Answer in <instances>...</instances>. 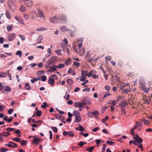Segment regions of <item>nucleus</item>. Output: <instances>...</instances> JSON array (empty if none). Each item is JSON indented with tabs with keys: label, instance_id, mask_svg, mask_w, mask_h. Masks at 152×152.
<instances>
[{
	"label": "nucleus",
	"instance_id": "obj_1",
	"mask_svg": "<svg viewBox=\"0 0 152 152\" xmlns=\"http://www.w3.org/2000/svg\"><path fill=\"white\" fill-rule=\"evenodd\" d=\"M133 139L134 140V145H138L142 142V139L137 134L134 137Z\"/></svg>",
	"mask_w": 152,
	"mask_h": 152
},
{
	"label": "nucleus",
	"instance_id": "obj_2",
	"mask_svg": "<svg viewBox=\"0 0 152 152\" xmlns=\"http://www.w3.org/2000/svg\"><path fill=\"white\" fill-rule=\"evenodd\" d=\"M59 19L60 17L59 16H54L49 18L50 21L53 23H57L58 22V20Z\"/></svg>",
	"mask_w": 152,
	"mask_h": 152
},
{
	"label": "nucleus",
	"instance_id": "obj_3",
	"mask_svg": "<svg viewBox=\"0 0 152 152\" xmlns=\"http://www.w3.org/2000/svg\"><path fill=\"white\" fill-rule=\"evenodd\" d=\"M152 82L149 81L148 82V85H149V87L147 88L145 87L142 90H143L145 93H148V91L150 90V88H152V86H151Z\"/></svg>",
	"mask_w": 152,
	"mask_h": 152
},
{
	"label": "nucleus",
	"instance_id": "obj_4",
	"mask_svg": "<svg viewBox=\"0 0 152 152\" xmlns=\"http://www.w3.org/2000/svg\"><path fill=\"white\" fill-rule=\"evenodd\" d=\"M15 34L14 33L10 34L8 35L7 39L10 41L13 40L15 38Z\"/></svg>",
	"mask_w": 152,
	"mask_h": 152
},
{
	"label": "nucleus",
	"instance_id": "obj_5",
	"mask_svg": "<svg viewBox=\"0 0 152 152\" xmlns=\"http://www.w3.org/2000/svg\"><path fill=\"white\" fill-rule=\"evenodd\" d=\"M91 100L89 98H85L82 100V103L83 105L89 104L91 103Z\"/></svg>",
	"mask_w": 152,
	"mask_h": 152
},
{
	"label": "nucleus",
	"instance_id": "obj_6",
	"mask_svg": "<svg viewBox=\"0 0 152 152\" xmlns=\"http://www.w3.org/2000/svg\"><path fill=\"white\" fill-rule=\"evenodd\" d=\"M5 145L11 148H16L17 147V144L12 142H10Z\"/></svg>",
	"mask_w": 152,
	"mask_h": 152
},
{
	"label": "nucleus",
	"instance_id": "obj_7",
	"mask_svg": "<svg viewBox=\"0 0 152 152\" xmlns=\"http://www.w3.org/2000/svg\"><path fill=\"white\" fill-rule=\"evenodd\" d=\"M40 140V138L34 136L33 137V143L34 144L38 145L39 143Z\"/></svg>",
	"mask_w": 152,
	"mask_h": 152
},
{
	"label": "nucleus",
	"instance_id": "obj_8",
	"mask_svg": "<svg viewBox=\"0 0 152 152\" xmlns=\"http://www.w3.org/2000/svg\"><path fill=\"white\" fill-rule=\"evenodd\" d=\"M24 3L25 5L30 8H31L32 7L33 2L31 1L29 2L28 1H25Z\"/></svg>",
	"mask_w": 152,
	"mask_h": 152
},
{
	"label": "nucleus",
	"instance_id": "obj_9",
	"mask_svg": "<svg viewBox=\"0 0 152 152\" xmlns=\"http://www.w3.org/2000/svg\"><path fill=\"white\" fill-rule=\"evenodd\" d=\"M30 14L31 16L30 18L31 19H35L37 17V13L34 11L31 12Z\"/></svg>",
	"mask_w": 152,
	"mask_h": 152
},
{
	"label": "nucleus",
	"instance_id": "obj_10",
	"mask_svg": "<svg viewBox=\"0 0 152 152\" xmlns=\"http://www.w3.org/2000/svg\"><path fill=\"white\" fill-rule=\"evenodd\" d=\"M74 105L75 107H82L83 106V103L79 102H75L74 103Z\"/></svg>",
	"mask_w": 152,
	"mask_h": 152
},
{
	"label": "nucleus",
	"instance_id": "obj_11",
	"mask_svg": "<svg viewBox=\"0 0 152 152\" xmlns=\"http://www.w3.org/2000/svg\"><path fill=\"white\" fill-rule=\"evenodd\" d=\"M5 14L7 18L9 20L12 17L10 12L8 10L5 11Z\"/></svg>",
	"mask_w": 152,
	"mask_h": 152
},
{
	"label": "nucleus",
	"instance_id": "obj_12",
	"mask_svg": "<svg viewBox=\"0 0 152 152\" xmlns=\"http://www.w3.org/2000/svg\"><path fill=\"white\" fill-rule=\"evenodd\" d=\"M57 68L56 66L55 65H53L50 67L48 70L49 72H53L56 71Z\"/></svg>",
	"mask_w": 152,
	"mask_h": 152
},
{
	"label": "nucleus",
	"instance_id": "obj_13",
	"mask_svg": "<svg viewBox=\"0 0 152 152\" xmlns=\"http://www.w3.org/2000/svg\"><path fill=\"white\" fill-rule=\"evenodd\" d=\"M56 61V58L54 56H52L51 57V58L49 59L48 61L49 64L50 65L53 63L55 62Z\"/></svg>",
	"mask_w": 152,
	"mask_h": 152
},
{
	"label": "nucleus",
	"instance_id": "obj_14",
	"mask_svg": "<svg viewBox=\"0 0 152 152\" xmlns=\"http://www.w3.org/2000/svg\"><path fill=\"white\" fill-rule=\"evenodd\" d=\"M75 117V122H78L80 121L81 120V117L78 115H73Z\"/></svg>",
	"mask_w": 152,
	"mask_h": 152
},
{
	"label": "nucleus",
	"instance_id": "obj_15",
	"mask_svg": "<svg viewBox=\"0 0 152 152\" xmlns=\"http://www.w3.org/2000/svg\"><path fill=\"white\" fill-rule=\"evenodd\" d=\"M38 12L39 14V15L40 18L42 19L44 18L45 16L42 11L38 9Z\"/></svg>",
	"mask_w": 152,
	"mask_h": 152
},
{
	"label": "nucleus",
	"instance_id": "obj_16",
	"mask_svg": "<svg viewBox=\"0 0 152 152\" xmlns=\"http://www.w3.org/2000/svg\"><path fill=\"white\" fill-rule=\"evenodd\" d=\"M7 116H6L3 118V119L7 122H11L12 121L13 118L11 117L9 118H7Z\"/></svg>",
	"mask_w": 152,
	"mask_h": 152
},
{
	"label": "nucleus",
	"instance_id": "obj_17",
	"mask_svg": "<svg viewBox=\"0 0 152 152\" xmlns=\"http://www.w3.org/2000/svg\"><path fill=\"white\" fill-rule=\"evenodd\" d=\"M60 29L63 32L68 31L69 30L65 26H63L60 27Z\"/></svg>",
	"mask_w": 152,
	"mask_h": 152
},
{
	"label": "nucleus",
	"instance_id": "obj_18",
	"mask_svg": "<svg viewBox=\"0 0 152 152\" xmlns=\"http://www.w3.org/2000/svg\"><path fill=\"white\" fill-rule=\"evenodd\" d=\"M55 117L56 118L58 119L61 120L64 119V116L61 115H55Z\"/></svg>",
	"mask_w": 152,
	"mask_h": 152
},
{
	"label": "nucleus",
	"instance_id": "obj_19",
	"mask_svg": "<svg viewBox=\"0 0 152 152\" xmlns=\"http://www.w3.org/2000/svg\"><path fill=\"white\" fill-rule=\"evenodd\" d=\"M10 134V133L9 132H4L1 133L0 135L3 137H7Z\"/></svg>",
	"mask_w": 152,
	"mask_h": 152
},
{
	"label": "nucleus",
	"instance_id": "obj_20",
	"mask_svg": "<svg viewBox=\"0 0 152 152\" xmlns=\"http://www.w3.org/2000/svg\"><path fill=\"white\" fill-rule=\"evenodd\" d=\"M127 105H128V104H127V103L126 101H124L121 102L120 103V105L122 107H125Z\"/></svg>",
	"mask_w": 152,
	"mask_h": 152
},
{
	"label": "nucleus",
	"instance_id": "obj_21",
	"mask_svg": "<svg viewBox=\"0 0 152 152\" xmlns=\"http://www.w3.org/2000/svg\"><path fill=\"white\" fill-rule=\"evenodd\" d=\"M79 54L81 55H82L85 53V50L83 48H81L79 49Z\"/></svg>",
	"mask_w": 152,
	"mask_h": 152
},
{
	"label": "nucleus",
	"instance_id": "obj_22",
	"mask_svg": "<svg viewBox=\"0 0 152 152\" xmlns=\"http://www.w3.org/2000/svg\"><path fill=\"white\" fill-rule=\"evenodd\" d=\"M59 20H62L64 22H65L66 23L67 22V19L66 17L63 14L62 15L61 18H60V19Z\"/></svg>",
	"mask_w": 152,
	"mask_h": 152
},
{
	"label": "nucleus",
	"instance_id": "obj_23",
	"mask_svg": "<svg viewBox=\"0 0 152 152\" xmlns=\"http://www.w3.org/2000/svg\"><path fill=\"white\" fill-rule=\"evenodd\" d=\"M141 121L144 122V124L145 125H149L150 124V122L146 119H142Z\"/></svg>",
	"mask_w": 152,
	"mask_h": 152
},
{
	"label": "nucleus",
	"instance_id": "obj_24",
	"mask_svg": "<svg viewBox=\"0 0 152 152\" xmlns=\"http://www.w3.org/2000/svg\"><path fill=\"white\" fill-rule=\"evenodd\" d=\"M43 37L41 35H39V36L37 39V44H39L42 42V40L43 39Z\"/></svg>",
	"mask_w": 152,
	"mask_h": 152
},
{
	"label": "nucleus",
	"instance_id": "obj_25",
	"mask_svg": "<svg viewBox=\"0 0 152 152\" xmlns=\"http://www.w3.org/2000/svg\"><path fill=\"white\" fill-rule=\"evenodd\" d=\"M24 87L25 89L28 90H30L31 89V86L29 85V84L28 83H26L25 84Z\"/></svg>",
	"mask_w": 152,
	"mask_h": 152
},
{
	"label": "nucleus",
	"instance_id": "obj_26",
	"mask_svg": "<svg viewBox=\"0 0 152 152\" xmlns=\"http://www.w3.org/2000/svg\"><path fill=\"white\" fill-rule=\"evenodd\" d=\"M54 83V80L53 78H49L48 80V83L51 85H53Z\"/></svg>",
	"mask_w": 152,
	"mask_h": 152
},
{
	"label": "nucleus",
	"instance_id": "obj_27",
	"mask_svg": "<svg viewBox=\"0 0 152 152\" xmlns=\"http://www.w3.org/2000/svg\"><path fill=\"white\" fill-rule=\"evenodd\" d=\"M94 148V146H91L90 148L87 147L86 148V150L89 152H91L93 151Z\"/></svg>",
	"mask_w": 152,
	"mask_h": 152
},
{
	"label": "nucleus",
	"instance_id": "obj_28",
	"mask_svg": "<svg viewBox=\"0 0 152 152\" xmlns=\"http://www.w3.org/2000/svg\"><path fill=\"white\" fill-rule=\"evenodd\" d=\"M47 29L44 27H40L39 28H37L36 29V30L37 31H45Z\"/></svg>",
	"mask_w": 152,
	"mask_h": 152
},
{
	"label": "nucleus",
	"instance_id": "obj_29",
	"mask_svg": "<svg viewBox=\"0 0 152 152\" xmlns=\"http://www.w3.org/2000/svg\"><path fill=\"white\" fill-rule=\"evenodd\" d=\"M39 78L34 77L31 80V81L32 83H34L36 81H37L39 80H40Z\"/></svg>",
	"mask_w": 152,
	"mask_h": 152
},
{
	"label": "nucleus",
	"instance_id": "obj_30",
	"mask_svg": "<svg viewBox=\"0 0 152 152\" xmlns=\"http://www.w3.org/2000/svg\"><path fill=\"white\" fill-rule=\"evenodd\" d=\"M65 65L64 64H60L58 66H56L57 68L61 69L64 67Z\"/></svg>",
	"mask_w": 152,
	"mask_h": 152
},
{
	"label": "nucleus",
	"instance_id": "obj_31",
	"mask_svg": "<svg viewBox=\"0 0 152 152\" xmlns=\"http://www.w3.org/2000/svg\"><path fill=\"white\" fill-rule=\"evenodd\" d=\"M87 71H83L82 70L81 71V75L82 76H84L86 77V76L87 75Z\"/></svg>",
	"mask_w": 152,
	"mask_h": 152
},
{
	"label": "nucleus",
	"instance_id": "obj_32",
	"mask_svg": "<svg viewBox=\"0 0 152 152\" xmlns=\"http://www.w3.org/2000/svg\"><path fill=\"white\" fill-rule=\"evenodd\" d=\"M8 5L10 7H11L14 4V0H8Z\"/></svg>",
	"mask_w": 152,
	"mask_h": 152
},
{
	"label": "nucleus",
	"instance_id": "obj_33",
	"mask_svg": "<svg viewBox=\"0 0 152 152\" xmlns=\"http://www.w3.org/2000/svg\"><path fill=\"white\" fill-rule=\"evenodd\" d=\"M12 25H8L7 26V29L8 31H10L12 29Z\"/></svg>",
	"mask_w": 152,
	"mask_h": 152
},
{
	"label": "nucleus",
	"instance_id": "obj_34",
	"mask_svg": "<svg viewBox=\"0 0 152 152\" xmlns=\"http://www.w3.org/2000/svg\"><path fill=\"white\" fill-rule=\"evenodd\" d=\"M5 92H10L11 91V88L8 86H6L5 88Z\"/></svg>",
	"mask_w": 152,
	"mask_h": 152
},
{
	"label": "nucleus",
	"instance_id": "obj_35",
	"mask_svg": "<svg viewBox=\"0 0 152 152\" xmlns=\"http://www.w3.org/2000/svg\"><path fill=\"white\" fill-rule=\"evenodd\" d=\"M41 80L43 82H44L46 80L47 77L45 75H43L41 76Z\"/></svg>",
	"mask_w": 152,
	"mask_h": 152
},
{
	"label": "nucleus",
	"instance_id": "obj_36",
	"mask_svg": "<svg viewBox=\"0 0 152 152\" xmlns=\"http://www.w3.org/2000/svg\"><path fill=\"white\" fill-rule=\"evenodd\" d=\"M66 82L69 85H71L73 83V81L71 79H68L66 80Z\"/></svg>",
	"mask_w": 152,
	"mask_h": 152
},
{
	"label": "nucleus",
	"instance_id": "obj_37",
	"mask_svg": "<svg viewBox=\"0 0 152 152\" xmlns=\"http://www.w3.org/2000/svg\"><path fill=\"white\" fill-rule=\"evenodd\" d=\"M23 17L26 20L30 18V16L29 15L26 14H24Z\"/></svg>",
	"mask_w": 152,
	"mask_h": 152
},
{
	"label": "nucleus",
	"instance_id": "obj_38",
	"mask_svg": "<svg viewBox=\"0 0 152 152\" xmlns=\"http://www.w3.org/2000/svg\"><path fill=\"white\" fill-rule=\"evenodd\" d=\"M18 21L19 23H20L21 24H22L23 25L24 24V21L23 19L21 17H20V19Z\"/></svg>",
	"mask_w": 152,
	"mask_h": 152
},
{
	"label": "nucleus",
	"instance_id": "obj_39",
	"mask_svg": "<svg viewBox=\"0 0 152 152\" xmlns=\"http://www.w3.org/2000/svg\"><path fill=\"white\" fill-rule=\"evenodd\" d=\"M18 21L19 23H20L21 24H22L23 25L24 24V21L23 19L21 17H20V19Z\"/></svg>",
	"mask_w": 152,
	"mask_h": 152
},
{
	"label": "nucleus",
	"instance_id": "obj_40",
	"mask_svg": "<svg viewBox=\"0 0 152 152\" xmlns=\"http://www.w3.org/2000/svg\"><path fill=\"white\" fill-rule=\"evenodd\" d=\"M79 130L80 131H83L85 130V129L83 126L81 125H80L79 126Z\"/></svg>",
	"mask_w": 152,
	"mask_h": 152
},
{
	"label": "nucleus",
	"instance_id": "obj_41",
	"mask_svg": "<svg viewBox=\"0 0 152 152\" xmlns=\"http://www.w3.org/2000/svg\"><path fill=\"white\" fill-rule=\"evenodd\" d=\"M47 50L48 53L47 54V56L48 57L50 56L52 54L51 52V50L50 48H49Z\"/></svg>",
	"mask_w": 152,
	"mask_h": 152
},
{
	"label": "nucleus",
	"instance_id": "obj_42",
	"mask_svg": "<svg viewBox=\"0 0 152 152\" xmlns=\"http://www.w3.org/2000/svg\"><path fill=\"white\" fill-rule=\"evenodd\" d=\"M140 87L142 90L145 87V83H141L140 85Z\"/></svg>",
	"mask_w": 152,
	"mask_h": 152
},
{
	"label": "nucleus",
	"instance_id": "obj_43",
	"mask_svg": "<svg viewBox=\"0 0 152 152\" xmlns=\"http://www.w3.org/2000/svg\"><path fill=\"white\" fill-rule=\"evenodd\" d=\"M12 140L14 141L18 142L20 141V139L18 137H15L12 139Z\"/></svg>",
	"mask_w": 152,
	"mask_h": 152
},
{
	"label": "nucleus",
	"instance_id": "obj_44",
	"mask_svg": "<svg viewBox=\"0 0 152 152\" xmlns=\"http://www.w3.org/2000/svg\"><path fill=\"white\" fill-rule=\"evenodd\" d=\"M20 10L22 12H24L26 9V8L23 5H21L20 8Z\"/></svg>",
	"mask_w": 152,
	"mask_h": 152
},
{
	"label": "nucleus",
	"instance_id": "obj_45",
	"mask_svg": "<svg viewBox=\"0 0 152 152\" xmlns=\"http://www.w3.org/2000/svg\"><path fill=\"white\" fill-rule=\"evenodd\" d=\"M0 90L3 93L5 92V88L4 86H2V85H1V86L0 87Z\"/></svg>",
	"mask_w": 152,
	"mask_h": 152
},
{
	"label": "nucleus",
	"instance_id": "obj_46",
	"mask_svg": "<svg viewBox=\"0 0 152 152\" xmlns=\"http://www.w3.org/2000/svg\"><path fill=\"white\" fill-rule=\"evenodd\" d=\"M15 54L16 55H19L20 57H21L22 56V52L21 51H18L16 52Z\"/></svg>",
	"mask_w": 152,
	"mask_h": 152
},
{
	"label": "nucleus",
	"instance_id": "obj_47",
	"mask_svg": "<svg viewBox=\"0 0 152 152\" xmlns=\"http://www.w3.org/2000/svg\"><path fill=\"white\" fill-rule=\"evenodd\" d=\"M51 129L53 130V131L56 133L58 132V129L57 128L55 127H51Z\"/></svg>",
	"mask_w": 152,
	"mask_h": 152
},
{
	"label": "nucleus",
	"instance_id": "obj_48",
	"mask_svg": "<svg viewBox=\"0 0 152 152\" xmlns=\"http://www.w3.org/2000/svg\"><path fill=\"white\" fill-rule=\"evenodd\" d=\"M67 135L71 137H72L74 136V134L71 131H68V134Z\"/></svg>",
	"mask_w": 152,
	"mask_h": 152
},
{
	"label": "nucleus",
	"instance_id": "obj_49",
	"mask_svg": "<svg viewBox=\"0 0 152 152\" xmlns=\"http://www.w3.org/2000/svg\"><path fill=\"white\" fill-rule=\"evenodd\" d=\"M130 91L129 90V89L127 88L124 89L122 92V93H127Z\"/></svg>",
	"mask_w": 152,
	"mask_h": 152
},
{
	"label": "nucleus",
	"instance_id": "obj_50",
	"mask_svg": "<svg viewBox=\"0 0 152 152\" xmlns=\"http://www.w3.org/2000/svg\"><path fill=\"white\" fill-rule=\"evenodd\" d=\"M43 104L41 106V107L43 108V109H45L47 106V103L45 102H43Z\"/></svg>",
	"mask_w": 152,
	"mask_h": 152
},
{
	"label": "nucleus",
	"instance_id": "obj_51",
	"mask_svg": "<svg viewBox=\"0 0 152 152\" xmlns=\"http://www.w3.org/2000/svg\"><path fill=\"white\" fill-rule=\"evenodd\" d=\"M110 95V94L109 91H107L104 95L103 98H105L107 96H108Z\"/></svg>",
	"mask_w": 152,
	"mask_h": 152
},
{
	"label": "nucleus",
	"instance_id": "obj_52",
	"mask_svg": "<svg viewBox=\"0 0 152 152\" xmlns=\"http://www.w3.org/2000/svg\"><path fill=\"white\" fill-rule=\"evenodd\" d=\"M26 143V142L25 140H20V144L21 145H25Z\"/></svg>",
	"mask_w": 152,
	"mask_h": 152
},
{
	"label": "nucleus",
	"instance_id": "obj_53",
	"mask_svg": "<svg viewBox=\"0 0 152 152\" xmlns=\"http://www.w3.org/2000/svg\"><path fill=\"white\" fill-rule=\"evenodd\" d=\"M73 64H74V65L76 66H77V68H78V67L80 66V64L79 62H77L74 61L73 62Z\"/></svg>",
	"mask_w": 152,
	"mask_h": 152
},
{
	"label": "nucleus",
	"instance_id": "obj_54",
	"mask_svg": "<svg viewBox=\"0 0 152 152\" xmlns=\"http://www.w3.org/2000/svg\"><path fill=\"white\" fill-rule=\"evenodd\" d=\"M94 72V71L92 70L88 74H87V76L88 77H90V76L92 77V73Z\"/></svg>",
	"mask_w": 152,
	"mask_h": 152
},
{
	"label": "nucleus",
	"instance_id": "obj_55",
	"mask_svg": "<svg viewBox=\"0 0 152 152\" xmlns=\"http://www.w3.org/2000/svg\"><path fill=\"white\" fill-rule=\"evenodd\" d=\"M107 107H104L102 108V110L101 113H104V111L106 110V109L107 108Z\"/></svg>",
	"mask_w": 152,
	"mask_h": 152
},
{
	"label": "nucleus",
	"instance_id": "obj_56",
	"mask_svg": "<svg viewBox=\"0 0 152 152\" xmlns=\"http://www.w3.org/2000/svg\"><path fill=\"white\" fill-rule=\"evenodd\" d=\"M133 128L134 129H137L139 131H140V128L138 127L137 124H136L134 125V126Z\"/></svg>",
	"mask_w": 152,
	"mask_h": 152
},
{
	"label": "nucleus",
	"instance_id": "obj_57",
	"mask_svg": "<svg viewBox=\"0 0 152 152\" xmlns=\"http://www.w3.org/2000/svg\"><path fill=\"white\" fill-rule=\"evenodd\" d=\"M7 130L9 131H13L15 130V129L12 128L8 127L7 128Z\"/></svg>",
	"mask_w": 152,
	"mask_h": 152
},
{
	"label": "nucleus",
	"instance_id": "obj_58",
	"mask_svg": "<svg viewBox=\"0 0 152 152\" xmlns=\"http://www.w3.org/2000/svg\"><path fill=\"white\" fill-rule=\"evenodd\" d=\"M56 53L58 55H61V49L56 50Z\"/></svg>",
	"mask_w": 152,
	"mask_h": 152
},
{
	"label": "nucleus",
	"instance_id": "obj_59",
	"mask_svg": "<svg viewBox=\"0 0 152 152\" xmlns=\"http://www.w3.org/2000/svg\"><path fill=\"white\" fill-rule=\"evenodd\" d=\"M106 142L107 144L110 145H113L114 144V142L111 141L107 140Z\"/></svg>",
	"mask_w": 152,
	"mask_h": 152
},
{
	"label": "nucleus",
	"instance_id": "obj_60",
	"mask_svg": "<svg viewBox=\"0 0 152 152\" xmlns=\"http://www.w3.org/2000/svg\"><path fill=\"white\" fill-rule=\"evenodd\" d=\"M7 151V149L6 148H2L0 150V151L1 152H5Z\"/></svg>",
	"mask_w": 152,
	"mask_h": 152
},
{
	"label": "nucleus",
	"instance_id": "obj_61",
	"mask_svg": "<svg viewBox=\"0 0 152 152\" xmlns=\"http://www.w3.org/2000/svg\"><path fill=\"white\" fill-rule=\"evenodd\" d=\"M20 39L23 41L25 40V38L24 36L21 34H20L19 35Z\"/></svg>",
	"mask_w": 152,
	"mask_h": 152
},
{
	"label": "nucleus",
	"instance_id": "obj_62",
	"mask_svg": "<svg viewBox=\"0 0 152 152\" xmlns=\"http://www.w3.org/2000/svg\"><path fill=\"white\" fill-rule=\"evenodd\" d=\"M122 62L119 60V62H118L117 64L120 67H122Z\"/></svg>",
	"mask_w": 152,
	"mask_h": 152
},
{
	"label": "nucleus",
	"instance_id": "obj_63",
	"mask_svg": "<svg viewBox=\"0 0 152 152\" xmlns=\"http://www.w3.org/2000/svg\"><path fill=\"white\" fill-rule=\"evenodd\" d=\"M102 141V140L99 139H97L96 140L95 142L97 145L99 144Z\"/></svg>",
	"mask_w": 152,
	"mask_h": 152
},
{
	"label": "nucleus",
	"instance_id": "obj_64",
	"mask_svg": "<svg viewBox=\"0 0 152 152\" xmlns=\"http://www.w3.org/2000/svg\"><path fill=\"white\" fill-rule=\"evenodd\" d=\"M91 56L90 54L89 53V52L87 53L86 56V58H87L88 59H89V58H90Z\"/></svg>",
	"mask_w": 152,
	"mask_h": 152
}]
</instances>
